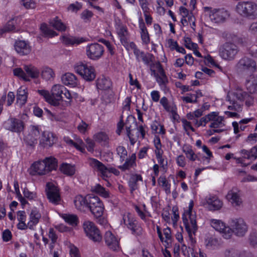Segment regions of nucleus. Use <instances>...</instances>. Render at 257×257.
<instances>
[{
    "label": "nucleus",
    "mask_w": 257,
    "mask_h": 257,
    "mask_svg": "<svg viewBox=\"0 0 257 257\" xmlns=\"http://www.w3.org/2000/svg\"><path fill=\"white\" fill-rule=\"evenodd\" d=\"M57 167V160L53 157H47L43 161H39L33 164L31 169L34 173L32 174L45 175L52 170H56Z\"/></svg>",
    "instance_id": "obj_1"
},
{
    "label": "nucleus",
    "mask_w": 257,
    "mask_h": 257,
    "mask_svg": "<svg viewBox=\"0 0 257 257\" xmlns=\"http://www.w3.org/2000/svg\"><path fill=\"white\" fill-rule=\"evenodd\" d=\"M194 203L191 200L189 205L188 209L182 215V220L189 237L193 239L192 233L195 234L198 229L195 216L192 214Z\"/></svg>",
    "instance_id": "obj_2"
},
{
    "label": "nucleus",
    "mask_w": 257,
    "mask_h": 257,
    "mask_svg": "<svg viewBox=\"0 0 257 257\" xmlns=\"http://www.w3.org/2000/svg\"><path fill=\"white\" fill-rule=\"evenodd\" d=\"M194 203L191 200L189 205L188 209L182 215V220L189 237L193 239L192 233L195 234L198 229L195 216L192 214Z\"/></svg>",
    "instance_id": "obj_3"
},
{
    "label": "nucleus",
    "mask_w": 257,
    "mask_h": 257,
    "mask_svg": "<svg viewBox=\"0 0 257 257\" xmlns=\"http://www.w3.org/2000/svg\"><path fill=\"white\" fill-rule=\"evenodd\" d=\"M238 14L242 17L250 19L257 18V4L252 1H243L236 6Z\"/></svg>",
    "instance_id": "obj_4"
},
{
    "label": "nucleus",
    "mask_w": 257,
    "mask_h": 257,
    "mask_svg": "<svg viewBox=\"0 0 257 257\" xmlns=\"http://www.w3.org/2000/svg\"><path fill=\"white\" fill-rule=\"evenodd\" d=\"M229 227L231 231L229 233V237L232 233L240 237L243 236L246 233L248 227L246 223L241 218H231L229 221Z\"/></svg>",
    "instance_id": "obj_5"
},
{
    "label": "nucleus",
    "mask_w": 257,
    "mask_h": 257,
    "mask_svg": "<svg viewBox=\"0 0 257 257\" xmlns=\"http://www.w3.org/2000/svg\"><path fill=\"white\" fill-rule=\"evenodd\" d=\"M89 164L93 168L100 173L103 179L105 177H109L111 173L115 175H118L119 173L117 169L112 167H107L102 163L94 158L90 159Z\"/></svg>",
    "instance_id": "obj_6"
},
{
    "label": "nucleus",
    "mask_w": 257,
    "mask_h": 257,
    "mask_svg": "<svg viewBox=\"0 0 257 257\" xmlns=\"http://www.w3.org/2000/svg\"><path fill=\"white\" fill-rule=\"evenodd\" d=\"M83 227L86 236L95 242H100L102 240V235L100 230L95 224L90 221H84Z\"/></svg>",
    "instance_id": "obj_7"
},
{
    "label": "nucleus",
    "mask_w": 257,
    "mask_h": 257,
    "mask_svg": "<svg viewBox=\"0 0 257 257\" xmlns=\"http://www.w3.org/2000/svg\"><path fill=\"white\" fill-rule=\"evenodd\" d=\"M238 51V47L233 43H225L219 49V55L226 60H233Z\"/></svg>",
    "instance_id": "obj_8"
},
{
    "label": "nucleus",
    "mask_w": 257,
    "mask_h": 257,
    "mask_svg": "<svg viewBox=\"0 0 257 257\" xmlns=\"http://www.w3.org/2000/svg\"><path fill=\"white\" fill-rule=\"evenodd\" d=\"M75 71L87 81L93 80L96 77V72L91 65H75Z\"/></svg>",
    "instance_id": "obj_9"
},
{
    "label": "nucleus",
    "mask_w": 257,
    "mask_h": 257,
    "mask_svg": "<svg viewBox=\"0 0 257 257\" xmlns=\"http://www.w3.org/2000/svg\"><path fill=\"white\" fill-rule=\"evenodd\" d=\"M46 194L49 202L54 204H58L61 201L59 189L53 183L48 182L46 184Z\"/></svg>",
    "instance_id": "obj_10"
},
{
    "label": "nucleus",
    "mask_w": 257,
    "mask_h": 257,
    "mask_svg": "<svg viewBox=\"0 0 257 257\" xmlns=\"http://www.w3.org/2000/svg\"><path fill=\"white\" fill-rule=\"evenodd\" d=\"M4 127L7 130L18 133L23 131L25 124L22 120L11 117L4 122Z\"/></svg>",
    "instance_id": "obj_11"
},
{
    "label": "nucleus",
    "mask_w": 257,
    "mask_h": 257,
    "mask_svg": "<svg viewBox=\"0 0 257 257\" xmlns=\"http://www.w3.org/2000/svg\"><path fill=\"white\" fill-rule=\"evenodd\" d=\"M40 135V131L39 126L31 125L30 130L28 134L25 136L24 141L28 146L34 148L37 144Z\"/></svg>",
    "instance_id": "obj_12"
},
{
    "label": "nucleus",
    "mask_w": 257,
    "mask_h": 257,
    "mask_svg": "<svg viewBox=\"0 0 257 257\" xmlns=\"http://www.w3.org/2000/svg\"><path fill=\"white\" fill-rule=\"evenodd\" d=\"M86 51L89 58L96 60L103 55L104 49L102 45L98 43H93L87 46Z\"/></svg>",
    "instance_id": "obj_13"
},
{
    "label": "nucleus",
    "mask_w": 257,
    "mask_h": 257,
    "mask_svg": "<svg viewBox=\"0 0 257 257\" xmlns=\"http://www.w3.org/2000/svg\"><path fill=\"white\" fill-rule=\"evenodd\" d=\"M124 224L132 231V233L136 236L142 234V228L138 224V221L130 214L123 218Z\"/></svg>",
    "instance_id": "obj_14"
},
{
    "label": "nucleus",
    "mask_w": 257,
    "mask_h": 257,
    "mask_svg": "<svg viewBox=\"0 0 257 257\" xmlns=\"http://www.w3.org/2000/svg\"><path fill=\"white\" fill-rule=\"evenodd\" d=\"M228 17L229 13L224 9H214L210 11L209 14L211 21L215 23H223Z\"/></svg>",
    "instance_id": "obj_15"
},
{
    "label": "nucleus",
    "mask_w": 257,
    "mask_h": 257,
    "mask_svg": "<svg viewBox=\"0 0 257 257\" xmlns=\"http://www.w3.org/2000/svg\"><path fill=\"white\" fill-rule=\"evenodd\" d=\"M57 141L56 136L51 132H44L40 140L39 145L43 148L52 147Z\"/></svg>",
    "instance_id": "obj_16"
},
{
    "label": "nucleus",
    "mask_w": 257,
    "mask_h": 257,
    "mask_svg": "<svg viewBox=\"0 0 257 257\" xmlns=\"http://www.w3.org/2000/svg\"><path fill=\"white\" fill-rule=\"evenodd\" d=\"M63 90H66V88L61 85H55L53 86L51 92L52 104L54 106H57L59 104V102L64 99L62 95Z\"/></svg>",
    "instance_id": "obj_17"
},
{
    "label": "nucleus",
    "mask_w": 257,
    "mask_h": 257,
    "mask_svg": "<svg viewBox=\"0 0 257 257\" xmlns=\"http://www.w3.org/2000/svg\"><path fill=\"white\" fill-rule=\"evenodd\" d=\"M226 198L233 206H239L242 203L241 191L237 188L233 187L229 191Z\"/></svg>",
    "instance_id": "obj_18"
},
{
    "label": "nucleus",
    "mask_w": 257,
    "mask_h": 257,
    "mask_svg": "<svg viewBox=\"0 0 257 257\" xmlns=\"http://www.w3.org/2000/svg\"><path fill=\"white\" fill-rule=\"evenodd\" d=\"M151 66L152 74H153L156 77V80L159 85H166L168 82V80L162 65H157V72L156 70L153 69V68H155V65H151Z\"/></svg>",
    "instance_id": "obj_19"
},
{
    "label": "nucleus",
    "mask_w": 257,
    "mask_h": 257,
    "mask_svg": "<svg viewBox=\"0 0 257 257\" xmlns=\"http://www.w3.org/2000/svg\"><path fill=\"white\" fill-rule=\"evenodd\" d=\"M211 225L216 230L224 233L225 238H229L230 228L228 226H226L222 221L220 220L212 219Z\"/></svg>",
    "instance_id": "obj_20"
},
{
    "label": "nucleus",
    "mask_w": 257,
    "mask_h": 257,
    "mask_svg": "<svg viewBox=\"0 0 257 257\" xmlns=\"http://www.w3.org/2000/svg\"><path fill=\"white\" fill-rule=\"evenodd\" d=\"M14 46L16 52L20 55H27L31 51L29 43L24 40L17 41Z\"/></svg>",
    "instance_id": "obj_21"
},
{
    "label": "nucleus",
    "mask_w": 257,
    "mask_h": 257,
    "mask_svg": "<svg viewBox=\"0 0 257 257\" xmlns=\"http://www.w3.org/2000/svg\"><path fill=\"white\" fill-rule=\"evenodd\" d=\"M160 103L167 112L171 113L174 119H177L178 115L177 113V107L174 103L170 104L168 98L165 96L161 98Z\"/></svg>",
    "instance_id": "obj_22"
},
{
    "label": "nucleus",
    "mask_w": 257,
    "mask_h": 257,
    "mask_svg": "<svg viewBox=\"0 0 257 257\" xmlns=\"http://www.w3.org/2000/svg\"><path fill=\"white\" fill-rule=\"evenodd\" d=\"M104 240L106 245L113 250H117L118 247V241L111 231H106L104 235Z\"/></svg>",
    "instance_id": "obj_23"
},
{
    "label": "nucleus",
    "mask_w": 257,
    "mask_h": 257,
    "mask_svg": "<svg viewBox=\"0 0 257 257\" xmlns=\"http://www.w3.org/2000/svg\"><path fill=\"white\" fill-rule=\"evenodd\" d=\"M205 200L208 205V207L210 210H219L222 206V202L215 196H206Z\"/></svg>",
    "instance_id": "obj_24"
},
{
    "label": "nucleus",
    "mask_w": 257,
    "mask_h": 257,
    "mask_svg": "<svg viewBox=\"0 0 257 257\" xmlns=\"http://www.w3.org/2000/svg\"><path fill=\"white\" fill-rule=\"evenodd\" d=\"M62 83L65 85L74 87L77 85L78 80L76 77L71 73H66L61 77Z\"/></svg>",
    "instance_id": "obj_25"
},
{
    "label": "nucleus",
    "mask_w": 257,
    "mask_h": 257,
    "mask_svg": "<svg viewBox=\"0 0 257 257\" xmlns=\"http://www.w3.org/2000/svg\"><path fill=\"white\" fill-rule=\"evenodd\" d=\"M74 203L76 208L80 210L84 211L85 208H88V198L81 195H77L74 200Z\"/></svg>",
    "instance_id": "obj_26"
},
{
    "label": "nucleus",
    "mask_w": 257,
    "mask_h": 257,
    "mask_svg": "<svg viewBox=\"0 0 257 257\" xmlns=\"http://www.w3.org/2000/svg\"><path fill=\"white\" fill-rule=\"evenodd\" d=\"M41 217L40 213L37 210L33 209L30 214V221L28 223V227L31 229H33V226L39 222Z\"/></svg>",
    "instance_id": "obj_27"
},
{
    "label": "nucleus",
    "mask_w": 257,
    "mask_h": 257,
    "mask_svg": "<svg viewBox=\"0 0 257 257\" xmlns=\"http://www.w3.org/2000/svg\"><path fill=\"white\" fill-rule=\"evenodd\" d=\"M246 87L250 93H257V76H253L246 81Z\"/></svg>",
    "instance_id": "obj_28"
},
{
    "label": "nucleus",
    "mask_w": 257,
    "mask_h": 257,
    "mask_svg": "<svg viewBox=\"0 0 257 257\" xmlns=\"http://www.w3.org/2000/svg\"><path fill=\"white\" fill-rule=\"evenodd\" d=\"M27 100V92L26 89L20 87L17 91V101L20 106L24 105Z\"/></svg>",
    "instance_id": "obj_29"
},
{
    "label": "nucleus",
    "mask_w": 257,
    "mask_h": 257,
    "mask_svg": "<svg viewBox=\"0 0 257 257\" xmlns=\"http://www.w3.org/2000/svg\"><path fill=\"white\" fill-rule=\"evenodd\" d=\"M111 82L110 80L103 76L98 78L96 81V86L98 89L107 90L110 88Z\"/></svg>",
    "instance_id": "obj_30"
},
{
    "label": "nucleus",
    "mask_w": 257,
    "mask_h": 257,
    "mask_svg": "<svg viewBox=\"0 0 257 257\" xmlns=\"http://www.w3.org/2000/svg\"><path fill=\"white\" fill-rule=\"evenodd\" d=\"M93 139L95 141L108 147L109 138L105 133L101 132L96 133L94 135Z\"/></svg>",
    "instance_id": "obj_31"
},
{
    "label": "nucleus",
    "mask_w": 257,
    "mask_h": 257,
    "mask_svg": "<svg viewBox=\"0 0 257 257\" xmlns=\"http://www.w3.org/2000/svg\"><path fill=\"white\" fill-rule=\"evenodd\" d=\"M88 209L89 210L94 209L93 207H97V206L102 205L103 203L97 196L90 195L88 197Z\"/></svg>",
    "instance_id": "obj_32"
},
{
    "label": "nucleus",
    "mask_w": 257,
    "mask_h": 257,
    "mask_svg": "<svg viewBox=\"0 0 257 257\" xmlns=\"http://www.w3.org/2000/svg\"><path fill=\"white\" fill-rule=\"evenodd\" d=\"M24 70L26 72V74L27 77L36 78L39 76V70L33 65H25Z\"/></svg>",
    "instance_id": "obj_33"
},
{
    "label": "nucleus",
    "mask_w": 257,
    "mask_h": 257,
    "mask_svg": "<svg viewBox=\"0 0 257 257\" xmlns=\"http://www.w3.org/2000/svg\"><path fill=\"white\" fill-rule=\"evenodd\" d=\"M139 181H143L142 177L141 175L135 174L131 176L128 185L131 189V193H133L134 191L138 188L137 182Z\"/></svg>",
    "instance_id": "obj_34"
},
{
    "label": "nucleus",
    "mask_w": 257,
    "mask_h": 257,
    "mask_svg": "<svg viewBox=\"0 0 257 257\" xmlns=\"http://www.w3.org/2000/svg\"><path fill=\"white\" fill-rule=\"evenodd\" d=\"M62 42L65 45L79 44L84 41L83 38H78L72 36H63L62 37Z\"/></svg>",
    "instance_id": "obj_35"
},
{
    "label": "nucleus",
    "mask_w": 257,
    "mask_h": 257,
    "mask_svg": "<svg viewBox=\"0 0 257 257\" xmlns=\"http://www.w3.org/2000/svg\"><path fill=\"white\" fill-rule=\"evenodd\" d=\"M50 24L56 30L59 31H64L66 30V26L57 17L52 19L50 21Z\"/></svg>",
    "instance_id": "obj_36"
},
{
    "label": "nucleus",
    "mask_w": 257,
    "mask_h": 257,
    "mask_svg": "<svg viewBox=\"0 0 257 257\" xmlns=\"http://www.w3.org/2000/svg\"><path fill=\"white\" fill-rule=\"evenodd\" d=\"M91 191L99 194L103 197L108 198L109 197L108 192L100 184H97L95 186L92 187Z\"/></svg>",
    "instance_id": "obj_37"
},
{
    "label": "nucleus",
    "mask_w": 257,
    "mask_h": 257,
    "mask_svg": "<svg viewBox=\"0 0 257 257\" xmlns=\"http://www.w3.org/2000/svg\"><path fill=\"white\" fill-rule=\"evenodd\" d=\"M60 169L63 173L68 176H72L75 171L74 166L68 164H62Z\"/></svg>",
    "instance_id": "obj_38"
},
{
    "label": "nucleus",
    "mask_w": 257,
    "mask_h": 257,
    "mask_svg": "<svg viewBox=\"0 0 257 257\" xmlns=\"http://www.w3.org/2000/svg\"><path fill=\"white\" fill-rule=\"evenodd\" d=\"M158 182L159 185H160L164 188L166 194H168L171 193V185L168 183V182L166 180V178L165 177L160 176L158 180Z\"/></svg>",
    "instance_id": "obj_39"
},
{
    "label": "nucleus",
    "mask_w": 257,
    "mask_h": 257,
    "mask_svg": "<svg viewBox=\"0 0 257 257\" xmlns=\"http://www.w3.org/2000/svg\"><path fill=\"white\" fill-rule=\"evenodd\" d=\"M41 75L45 80H49L54 77L55 73L51 68L46 67L45 69L42 71Z\"/></svg>",
    "instance_id": "obj_40"
},
{
    "label": "nucleus",
    "mask_w": 257,
    "mask_h": 257,
    "mask_svg": "<svg viewBox=\"0 0 257 257\" xmlns=\"http://www.w3.org/2000/svg\"><path fill=\"white\" fill-rule=\"evenodd\" d=\"M198 95L192 93H187L186 96L181 97L182 100L185 103H197Z\"/></svg>",
    "instance_id": "obj_41"
},
{
    "label": "nucleus",
    "mask_w": 257,
    "mask_h": 257,
    "mask_svg": "<svg viewBox=\"0 0 257 257\" xmlns=\"http://www.w3.org/2000/svg\"><path fill=\"white\" fill-rule=\"evenodd\" d=\"M116 151L117 154L119 156L121 162H123L127 155L126 149L123 146H119L116 148Z\"/></svg>",
    "instance_id": "obj_42"
},
{
    "label": "nucleus",
    "mask_w": 257,
    "mask_h": 257,
    "mask_svg": "<svg viewBox=\"0 0 257 257\" xmlns=\"http://www.w3.org/2000/svg\"><path fill=\"white\" fill-rule=\"evenodd\" d=\"M64 219L66 222L72 225H76L78 221L77 216L73 214H66Z\"/></svg>",
    "instance_id": "obj_43"
},
{
    "label": "nucleus",
    "mask_w": 257,
    "mask_h": 257,
    "mask_svg": "<svg viewBox=\"0 0 257 257\" xmlns=\"http://www.w3.org/2000/svg\"><path fill=\"white\" fill-rule=\"evenodd\" d=\"M232 95L235 99L240 101H243L248 97V94L245 91L237 90L236 92L232 93Z\"/></svg>",
    "instance_id": "obj_44"
},
{
    "label": "nucleus",
    "mask_w": 257,
    "mask_h": 257,
    "mask_svg": "<svg viewBox=\"0 0 257 257\" xmlns=\"http://www.w3.org/2000/svg\"><path fill=\"white\" fill-rule=\"evenodd\" d=\"M41 29L44 35L46 36L52 37L57 35V33L56 32L48 28L45 24H42L41 25Z\"/></svg>",
    "instance_id": "obj_45"
},
{
    "label": "nucleus",
    "mask_w": 257,
    "mask_h": 257,
    "mask_svg": "<svg viewBox=\"0 0 257 257\" xmlns=\"http://www.w3.org/2000/svg\"><path fill=\"white\" fill-rule=\"evenodd\" d=\"M14 74L15 76H18L26 81H30V79L27 77L25 72L20 68L14 69Z\"/></svg>",
    "instance_id": "obj_46"
},
{
    "label": "nucleus",
    "mask_w": 257,
    "mask_h": 257,
    "mask_svg": "<svg viewBox=\"0 0 257 257\" xmlns=\"http://www.w3.org/2000/svg\"><path fill=\"white\" fill-rule=\"evenodd\" d=\"M94 209H92L90 210L91 212L93 214V215L96 218H99L102 217L103 211H104V206L103 204L102 205L97 206V207H93Z\"/></svg>",
    "instance_id": "obj_47"
},
{
    "label": "nucleus",
    "mask_w": 257,
    "mask_h": 257,
    "mask_svg": "<svg viewBox=\"0 0 257 257\" xmlns=\"http://www.w3.org/2000/svg\"><path fill=\"white\" fill-rule=\"evenodd\" d=\"M155 153L156 158L158 160V163L161 165V167H162L163 169H166V167L167 166V161H165L164 159L162 157V152H159L157 151Z\"/></svg>",
    "instance_id": "obj_48"
},
{
    "label": "nucleus",
    "mask_w": 257,
    "mask_h": 257,
    "mask_svg": "<svg viewBox=\"0 0 257 257\" xmlns=\"http://www.w3.org/2000/svg\"><path fill=\"white\" fill-rule=\"evenodd\" d=\"M125 163L121 166H119L118 167L119 169L123 171H125L126 170L130 169L131 167L133 166V165L135 163V162L131 161V160L126 158L125 159Z\"/></svg>",
    "instance_id": "obj_49"
},
{
    "label": "nucleus",
    "mask_w": 257,
    "mask_h": 257,
    "mask_svg": "<svg viewBox=\"0 0 257 257\" xmlns=\"http://www.w3.org/2000/svg\"><path fill=\"white\" fill-rule=\"evenodd\" d=\"M183 151L189 160L192 161H194L196 160V156L191 148L187 147L186 149H183Z\"/></svg>",
    "instance_id": "obj_50"
},
{
    "label": "nucleus",
    "mask_w": 257,
    "mask_h": 257,
    "mask_svg": "<svg viewBox=\"0 0 257 257\" xmlns=\"http://www.w3.org/2000/svg\"><path fill=\"white\" fill-rule=\"evenodd\" d=\"M38 92L40 95L43 96L46 101L52 104V97L48 91L46 90H38Z\"/></svg>",
    "instance_id": "obj_51"
},
{
    "label": "nucleus",
    "mask_w": 257,
    "mask_h": 257,
    "mask_svg": "<svg viewBox=\"0 0 257 257\" xmlns=\"http://www.w3.org/2000/svg\"><path fill=\"white\" fill-rule=\"evenodd\" d=\"M154 59V56L152 54L150 53H144L143 55L140 57V59L139 60H142L144 63L146 64H149L151 62L153 61V59Z\"/></svg>",
    "instance_id": "obj_52"
},
{
    "label": "nucleus",
    "mask_w": 257,
    "mask_h": 257,
    "mask_svg": "<svg viewBox=\"0 0 257 257\" xmlns=\"http://www.w3.org/2000/svg\"><path fill=\"white\" fill-rule=\"evenodd\" d=\"M256 70V65H243V73L246 75H251Z\"/></svg>",
    "instance_id": "obj_53"
},
{
    "label": "nucleus",
    "mask_w": 257,
    "mask_h": 257,
    "mask_svg": "<svg viewBox=\"0 0 257 257\" xmlns=\"http://www.w3.org/2000/svg\"><path fill=\"white\" fill-rule=\"evenodd\" d=\"M248 240L250 244L255 247L257 246V233L255 232H252L250 233L248 237Z\"/></svg>",
    "instance_id": "obj_54"
},
{
    "label": "nucleus",
    "mask_w": 257,
    "mask_h": 257,
    "mask_svg": "<svg viewBox=\"0 0 257 257\" xmlns=\"http://www.w3.org/2000/svg\"><path fill=\"white\" fill-rule=\"evenodd\" d=\"M227 98L228 100L230 101V103L233 105L234 110L236 111H240L241 110L242 105L238 103L234 98L231 99L230 96L228 95Z\"/></svg>",
    "instance_id": "obj_55"
},
{
    "label": "nucleus",
    "mask_w": 257,
    "mask_h": 257,
    "mask_svg": "<svg viewBox=\"0 0 257 257\" xmlns=\"http://www.w3.org/2000/svg\"><path fill=\"white\" fill-rule=\"evenodd\" d=\"M223 120V117L222 116H218L217 115V117L214 119L212 123H211L210 127L212 128L218 127L222 124Z\"/></svg>",
    "instance_id": "obj_56"
},
{
    "label": "nucleus",
    "mask_w": 257,
    "mask_h": 257,
    "mask_svg": "<svg viewBox=\"0 0 257 257\" xmlns=\"http://www.w3.org/2000/svg\"><path fill=\"white\" fill-rule=\"evenodd\" d=\"M22 5L26 9H34L36 7V3L33 0H22Z\"/></svg>",
    "instance_id": "obj_57"
},
{
    "label": "nucleus",
    "mask_w": 257,
    "mask_h": 257,
    "mask_svg": "<svg viewBox=\"0 0 257 257\" xmlns=\"http://www.w3.org/2000/svg\"><path fill=\"white\" fill-rule=\"evenodd\" d=\"M185 45L186 48L190 49H195L197 48V45L191 42V39L189 37L184 39Z\"/></svg>",
    "instance_id": "obj_58"
},
{
    "label": "nucleus",
    "mask_w": 257,
    "mask_h": 257,
    "mask_svg": "<svg viewBox=\"0 0 257 257\" xmlns=\"http://www.w3.org/2000/svg\"><path fill=\"white\" fill-rule=\"evenodd\" d=\"M141 35L143 43L145 44H148L150 43V39L148 30L144 32H141Z\"/></svg>",
    "instance_id": "obj_59"
},
{
    "label": "nucleus",
    "mask_w": 257,
    "mask_h": 257,
    "mask_svg": "<svg viewBox=\"0 0 257 257\" xmlns=\"http://www.w3.org/2000/svg\"><path fill=\"white\" fill-rule=\"evenodd\" d=\"M48 236L51 240L52 243L54 244L56 242L58 237L53 228H50Z\"/></svg>",
    "instance_id": "obj_60"
},
{
    "label": "nucleus",
    "mask_w": 257,
    "mask_h": 257,
    "mask_svg": "<svg viewBox=\"0 0 257 257\" xmlns=\"http://www.w3.org/2000/svg\"><path fill=\"white\" fill-rule=\"evenodd\" d=\"M23 193H24V197L27 198L30 200L33 199L36 197V193L29 191V190L27 188L24 189Z\"/></svg>",
    "instance_id": "obj_61"
},
{
    "label": "nucleus",
    "mask_w": 257,
    "mask_h": 257,
    "mask_svg": "<svg viewBox=\"0 0 257 257\" xmlns=\"http://www.w3.org/2000/svg\"><path fill=\"white\" fill-rule=\"evenodd\" d=\"M248 31L254 35H257V22L251 23L248 28Z\"/></svg>",
    "instance_id": "obj_62"
},
{
    "label": "nucleus",
    "mask_w": 257,
    "mask_h": 257,
    "mask_svg": "<svg viewBox=\"0 0 257 257\" xmlns=\"http://www.w3.org/2000/svg\"><path fill=\"white\" fill-rule=\"evenodd\" d=\"M12 233L11 232L9 229H6L3 232V239L5 241H8L12 238Z\"/></svg>",
    "instance_id": "obj_63"
},
{
    "label": "nucleus",
    "mask_w": 257,
    "mask_h": 257,
    "mask_svg": "<svg viewBox=\"0 0 257 257\" xmlns=\"http://www.w3.org/2000/svg\"><path fill=\"white\" fill-rule=\"evenodd\" d=\"M82 8V5L81 4L79 3L78 2H76L74 4H71L69 7L68 9L69 10H71L73 12H76L79 10H80Z\"/></svg>",
    "instance_id": "obj_64"
}]
</instances>
